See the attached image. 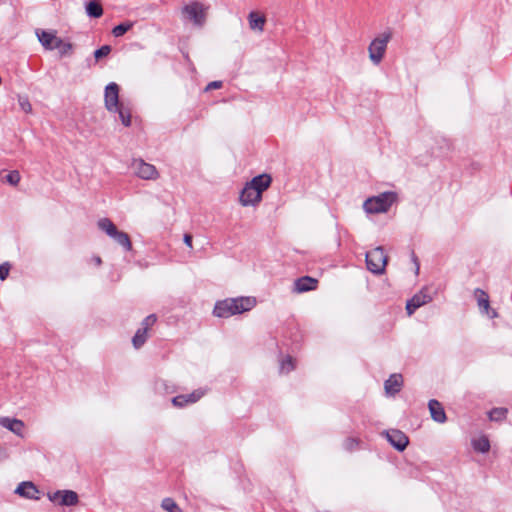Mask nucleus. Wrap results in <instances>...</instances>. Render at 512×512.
<instances>
[{
  "instance_id": "obj_1",
  "label": "nucleus",
  "mask_w": 512,
  "mask_h": 512,
  "mask_svg": "<svg viewBox=\"0 0 512 512\" xmlns=\"http://www.w3.org/2000/svg\"><path fill=\"white\" fill-rule=\"evenodd\" d=\"M255 305L256 299L254 297L227 298L216 302L213 315L219 318H228L249 311Z\"/></svg>"
},
{
  "instance_id": "obj_2",
  "label": "nucleus",
  "mask_w": 512,
  "mask_h": 512,
  "mask_svg": "<svg viewBox=\"0 0 512 512\" xmlns=\"http://www.w3.org/2000/svg\"><path fill=\"white\" fill-rule=\"evenodd\" d=\"M396 200L397 194L395 192L386 191L366 199L363 203V208L369 214L385 213Z\"/></svg>"
},
{
  "instance_id": "obj_3",
  "label": "nucleus",
  "mask_w": 512,
  "mask_h": 512,
  "mask_svg": "<svg viewBox=\"0 0 512 512\" xmlns=\"http://www.w3.org/2000/svg\"><path fill=\"white\" fill-rule=\"evenodd\" d=\"M98 227L118 243L125 251L132 249V243L126 232L119 231L115 224L108 218H102L98 221Z\"/></svg>"
},
{
  "instance_id": "obj_4",
  "label": "nucleus",
  "mask_w": 512,
  "mask_h": 512,
  "mask_svg": "<svg viewBox=\"0 0 512 512\" xmlns=\"http://www.w3.org/2000/svg\"><path fill=\"white\" fill-rule=\"evenodd\" d=\"M387 264V256L382 247H376L366 253L367 269L373 274L384 273Z\"/></svg>"
},
{
  "instance_id": "obj_5",
  "label": "nucleus",
  "mask_w": 512,
  "mask_h": 512,
  "mask_svg": "<svg viewBox=\"0 0 512 512\" xmlns=\"http://www.w3.org/2000/svg\"><path fill=\"white\" fill-rule=\"evenodd\" d=\"M390 39L391 33H383L370 43L368 47L369 58L375 65L382 61Z\"/></svg>"
},
{
  "instance_id": "obj_6",
  "label": "nucleus",
  "mask_w": 512,
  "mask_h": 512,
  "mask_svg": "<svg viewBox=\"0 0 512 512\" xmlns=\"http://www.w3.org/2000/svg\"><path fill=\"white\" fill-rule=\"evenodd\" d=\"M131 167L135 175L144 180H156L159 173L156 167L150 163L145 162L143 159H134Z\"/></svg>"
},
{
  "instance_id": "obj_7",
  "label": "nucleus",
  "mask_w": 512,
  "mask_h": 512,
  "mask_svg": "<svg viewBox=\"0 0 512 512\" xmlns=\"http://www.w3.org/2000/svg\"><path fill=\"white\" fill-rule=\"evenodd\" d=\"M48 498L51 502L60 506H75L79 502L78 494L72 490H58L48 493Z\"/></svg>"
},
{
  "instance_id": "obj_8",
  "label": "nucleus",
  "mask_w": 512,
  "mask_h": 512,
  "mask_svg": "<svg viewBox=\"0 0 512 512\" xmlns=\"http://www.w3.org/2000/svg\"><path fill=\"white\" fill-rule=\"evenodd\" d=\"M387 441L398 451H404L409 444L408 436L398 430V429H390L383 432Z\"/></svg>"
},
{
  "instance_id": "obj_9",
  "label": "nucleus",
  "mask_w": 512,
  "mask_h": 512,
  "mask_svg": "<svg viewBox=\"0 0 512 512\" xmlns=\"http://www.w3.org/2000/svg\"><path fill=\"white\" fill-rule=\"evenodd\" d=\"M206 10L207 7H205L202 3L192 2L183 8V13L186 14L187 17L196 25H202V23L205 21Z\"/></svg>"
},
{
  "instance_id": "obj_10",
  "label": "nucleus",
  "mask_w": 512,
  "mask_h": 512,
  "mask_svg": "<svg viewBox=\"0 0 512 512\" xmlns=\"http://www.w3.org/2000/svg\"><path fill=\"white\" fill-rule=\"evenodd\" d=\"M119 86L111 82L105 88V107L110 112H115L119 108Z\"/></svg>"
},
{
  "instance_id": "obj_11",
  "label": "nucleus",
  "mask_w": 512,
  "mask_h": 512,
  "mask_svg": "<svg viewBox=\"0 0 512 512\" xmlns=\"http://www.w3.org/2000/svg\"><path fill=\"white\" fill-rule=\"evenodd\" d=\"M36 36L41 43V45L46 50H54L56 49V46H60L61 44V38H58L56 36L55 31H46L42 29L36 30Z\"/></svg>"
},
{
  "instance_id": "obj_12",
  "label": "nucleus",
  "mask_w": 512,
  "mask_h": 512,
  "mask_svg": "<svg viewBox=\"0 0 512 512\" xmlns=\"http://www.w3.org/2000/svg\"><path fill=\"white\" fill-rule=\"evenodd\" d=\"M262 199L259 191H256L251 185L246 183L242 189L239 200L243 206H250L259 203Z\"/></svg>"
},
{
  "instance_id": "obj_13",
  "label": "nucleus",
  "mask_w": 512,
  "mask_h": 512,
  "mask_svg": "<svg viewBox=\"0 0 512 512\" xmlns=\"http://www.w3.org/2000/svg\"><path fill=\"white\" fill-rule=\"evenodd\" d=\"M318 280L310 276H302L294 281L293 292L304 293L317 288Z\"/></svg>"
},
{
  "instance_id": "obj_14",
  "label": "nucleus",
  "mask_w": 512,
  "mask_h": 512,
  "mask_svg": "<svg viewBox=\"0 0 512 512\" xmlns=\"http://www.w3.org/2000/svg\"><path fill=\"white\" fill-rule=\"evenodd\" d=\"M15 493L27 499H39V490L37 489L36 485L30 481H24L20 483L16 488Z\"/></svg>"
},
{
  "instance_id": "obj_15",
  "label": "nucleus",
  "mask_w": 512,
  "mask_h": 512,
  "mask_svg": "<svg viewBox=\"0 0 512 512\" xmlns=\"http://www.w3.org/2000/svg\"><path fill=\"white\" fill-rule=\"evenodd\" d=\"M0 425L17 436H23L24 422L22 420L10 417H0Z\"/></svg>"
},
{
  "instance_id": "obj_16",
  "label": "nucleus",
  "mask_w": 512,
  "mask_h": 512,
  "mask_svg": "<svg viewBox=\"0 0 512 512\" xmlns=\"http://www.w3.org/2000/svg\"><path fill=\"white\" fill-rule=\"evenodd\" d=\"M428 408L434 421L438 423H444L446 421L447 417L444 408L439 401L431 399L428 403Z\"/></svg>"
},
{
  "instance_id": "obj_17",
  "label": "nucleus",
  "mask_w": 512,
  "mask_h": 512,
  "mask_svg": "<svg viewBox=\"0 0 512 512\" xmlns=\"http://www.w3.org/2000/svg\"><path fill=\"white\" fill-rule=\"evenodd\" d=\"M272 179L268 174H261L252 178L251 181L247 182L256 191H259L260 195L270 186Z\"/></svg>"
},
{
  "instance_id": "obj_18",
  "label": "nucleus",
  "mask_w": 512,
  "mask_h": 512,
  "mask_svg": "<svg viewBox=\"0 0 512 512\" xmlns=\"http://www.w3.org/2000/svg\"><path fill=\"white\" fill-rule=\"evenodd\" d=\"M402 386V376L401 374H392L385 381L384 387L385 391L389 395H395L401 390Z\"/></svg>"
},
{
  "instance_id": "obj_19",
  "label": "nucleus",
  "mask_w": 512,
  "mask_h": 512,
  "mask_svg": "<svg viewBox=\"0 0 512 512\" xmlns=\"http://www.w3.org/2000/svg\"><path fill=\"white\" fill-rule=\"evenodd\" d=\"M249 27L253 31L262 32L266 23V18L257 12H250L248 15Z\"/></svg>"
},
{
  "instance_id": "obj_20",
  "label": "nucleus",
  "mask_w": 512,
  "mask_h": 512,
  "mask_svg": "<svg viewBox=\"0 0 512 512\" xmlns=\"http://www.w3.org/2000/svg\"><path fill=\"white\" fill-rule=\"evenodd\" d=\"M411 299L412 302L416 304V307H421L431 302L432 296L429 294V289L427 287H424L418 293H416Z\"/></svg>"
},
{
  "instance_id": "obj_21",
  "label": "nucleus",
  "mask_w": 512,
  "mask_h": 512,
  "mask_svg": "<svg viewBox=\"0 0 512 512\" xmlns=\"http://www.w3.org/2000/svg\"><path fill=\"white\" fill-rule=\"evenodd\" d=\"M86 13L91 18H99L103 14V8L99 1L92 0L86 4Z\"/></svg>"
},
{
  "instance_id": "obj_22",
  "label": "nucleus",
  "mask_w": 512,
  "mask_h": 512,
  "mask_svg": "<svg viewBox=\"0 0 512 512\" xmlns=\"http://www.w3.org/2000/svg\"><path fill=\"white\" fill-rule=\"evenodd\" d=\"M475 295L477 297L478 306L483 308L486 313H489L490 305L488 294L481 289H476Z\"/></svg>"
},
{
  "instance_id": "obj_23",
  "label": "nucleus",
  "mask_w": 512,
  "mask_h": 512,
  "mask_svg": "<svg viewBox=\"0 0 512 512\" xmlns=\"http://www.w3.org/2000/svg\"><path fill=\"white\" fill-rule=\"evenodd\" d=\"M473 448L481 453H486L490 450V442L486 436H482L472 442Z\"/></svg>"
},
{
  "instance_id": "obj_24",
  "label": "nucleus",
  "mask_w": 512,
  "mask_h": 512,
  "mask_svg": "<svg viewBox=\"0 0 512 512\" xmlns=\"http://www.w3.org/2000/svg\"><path fill=\"white\" fill-rule=\"evenodd\" d=\"M147 340L146 328H139L132 338L133 346L139 349Z\"/></svg>"
},
{
  "instance_id": "obj_25",
  "label": "nucleus",
  "mask_w": 512,
  "mask_h": 512,
  "mask_svg": "<svg viewBox=\"0 0 512 512\" xmlns=\"http://www.w3.org/2000/svg\"><path fill=\"white\" fill-rule=\"evenodd\" d=\"M507 413H508L507 408H504V407L493 408L489 412V419L491 421L500 422V421H503L506 418Z\"/></svg>"
},
{
  "instance_id": "obj_26",
  "label": "nucleus",
  "mask_w": 512,
  "mask_h": 512,
  "mask_svg": "<svg viewBox=\"0 0 512 512\" xmlns=\"http://www.w3.org/2000/svg\"><path fill=\"white\" fill-rule=\"evenodd\" d=\"M161 507L167 512H183L174 499L166 497L161 502Z\"/></svg>"
},
{
  "instance_id": "obj_27",
  "label": "nucleus",
  "mask_w": 512,
  "mask_h": 512,
  "mask_svg": "<svg viewBox=\"0 0 512 512\" xmlns=\"http://www.w3.org/2000/svg\"><path fill=\"white\" fill-rule=\"evenodd\" d=\"M116 112L119 115V118L122 124L126 127L131 125V113L129 109H126L123 104L119 105V108L116 109Z\"/></svg>"
},
{
  "instance_id": "obj_28",
  "label": "nucleus",
  "mask_w": 512,
  "mask_h": 512,
  "mask_svg": "<svg viewBox=\"0 0 512 512\" xmlns=\"http://www.w3.org/2000/svg\"><path fill=\"white\" fill-rule=\"evenodd\" d=\"M133 26V23L132 22H123V23H120L118 25H116L113 30H112V34L115 36V37H121L123 36L127 31H129Z\"/></svg>"
},
{
  "instance_id": "obj_29",
  "label": "nucleus",
  "mask_w": 512,
  "mask_h": 512,
  "mask_svg": "<svg viewBox=\"0 0 512 512\" xmlns=\"http://www.w3.org/2000/svg\"><path fill=\"white\" fill-rule=\"evenodd\" d=\"M295 364L294 359L291 356H286L280 363V372L289 373L294 370Z\"/></svg>"
},
{
  "instance_id": "obj_30",
  "label": "nucleus",
  "mask_w": 512,
  "mask_h": 512,
  "mask_svg": "<svg viewBox=\"0 0 512 512\" xmlns=\"http://www.w3.org/2000/svg\"><path fill=\"white\" fill-rule=\"evenodd\" d=\"M111 50L112 49H111L110 45H103L100 48H98L97 50H95L94 57H95L96 61H99L103 57L108 56L110 54Z\"/></svg>"
},
{
  "instance_id": "obj_31",
  "label": "nucleus",
  "mask_w": 512,
  "mask_h": 512,
  "mask_svg": "<svg viewBox=\"0 0 512 512\" xmlns=\"http://www.w3.org/2000/svg\"><path fill=\"white\" fill-rule=\"evenodd\" d=\"M359 445V440L356 438L349 437L344 440L343 447L345 450L351 452L354 451Z\"/></svg>"
},
{
  "instance_id": "obj_32",
  "label": "nucleus",
  "mask_w": 512,
  "mask_h": 512,
  "mask_svg": "<svg viewBox=\"0 0 512 512\" xmlns=\"http://www.w3.org/2000/svg\"><path fill=\"white\" fill-rule=\"evenodd\" d=\"M18 103L24 112H26V113L31 112L32 106H31V103L29 102V99L27 96H19Z\"/></svg>"
},
{
  "instance_id": "obj_33",
  "label": "nucleus",
  "mask_w": 512,
  "mask_h": 512,
  "mask_svg": "<svg viewBox=\"0 0 512 512\" xmlns=\"http://www.w3.org/2000/svg\"><path fill=\"white\" fill-rule=\"evenodd\" d=\"M56 49H59V53L61 56H65V55H68L72 51L73 44L70 42L64 43L63 40L61 39V44H60V46H56Z\"/></svg>"
},
{
  "instance_id": "obj_34",
  "label": "nucleus",
  "mask_w": 512,
  "mask_h": 512,
  "mask_svg": "<svg viewBox=\"0 0 512 512\" xmlns=\"http://www.w3.org/2000/svg\"><path fill=\"white\" fill-rule=\"evenodd\" d=\"M5 179L9 184L15 186L20 181V174L18 171H11L6 175Z\"/></svg>"
},
{
  "instance_id": "obj_35",
  "label": "nucleus",
  "mask_w": 512,
  "mask_h": 512,
  "mask_svg": "<svg viewBox=\"0 0 512 512\" xmlns=\"http://www.w3.org/2000/svg\"><path fill=\"white\" fill-rule=\"evenodd\" d=\"M204 395V391L195 390L192 393L185 395L187 399V404L197 402Z\"/></svg>"
},
{
  "instance_id": "obj_36",
  "label": "nucleus",
  "mask_w": 512,
  "mask_h": 512,
  "mask_svg": "<svg viewBox=\"0 0 512 512\" xmlns=\"http://www.w3.org/2000/svg\"><path fill=\"white\" fill-rule=\"evenodd\" d=\"M204 395V391L195 390L192 393L185 395L187 399V404L197 402Z\"/></svg>"
},
{
  "instance_id": "obj_37",
  "label": "nucleus",
  "mask_w": 512,
  "mask_h": 512,
  "mask_svg": "<svg viewBox=\"0 0 512 512\" xmlns=\"http://www.w3.org/2000/svg\"><path fill=\"white\" fill-rule=\"evenodd\" d=\"M204 395V391L195 390L192 393L185 395L187 399V404L197 402Z\"/></svg>"
},
{
  "instance_id": "obj_38",
  "label": "nucleus",
  "mask_w": 512,
  "mask_h": 512,
  "mask_svg": "<svg viewBox=\"0 0 512 512\" xmlns=\"http://www.w3.org/2000/svg\"><path fill=\"white\" fill-rule=\"evenodd\" d=\"M157 320V317L155 314L148 315L143 321H142V328H146V331L155 324Z\"/></svg>"
},
{
  "instance_id": "obj_39",
  "label": "nucleus",
  "mask_w": 512,
  "mask_h": 512,
  "mask_svg": "<svg viewBox=\"0 0 512 512\" xmlns=\"http://www.w3.org/2000/svg\"><path fill=\"white\" fill-rule=\"evenodd\" d=\"M172 403L174 406L176 407H184L186 404H187V399H186V396L185 395H178V396H175L173 399H172Z\"/></svg>"
},
{
  "instance_id": "obj_40",
  "label": "nucleus",
  "mask_w": 512,
  "mask_h": 512,
  "mask_svg": "<svg viewBox=\"0 0 512 512\" xmlns=\"http://www.w3.org/2000/svg\"><path fill=\"white\" fill-rule=\"evenodd\" d=\"M9 271H10L9 263L5 262V263L1 264L0 265V280H5L9 275Z\"/></svg>"
},
{
  "instance_id": "obj_41",
  "label": "nucleus",
  "mask_w": 512,
  "mask_h": 512,
  "mask_svg": "<svg viewBox=\"0 0 512 512\" xmlns=\"http://www.w3.org/2000/svg\"><path fill=\"white\" fill-rule=\"evenodd\" d=\"M418 308L419 307H416V304L414 302H412V299L407 301V303H406V311H407V314L409 316H411L416 311V309H418Z\"/></svg>"
},
{
  "instance_id": "obj_42",
  "label": "nucleus",
  "mask_w": 512,
  "mask_h": 512,
  "mask_svg": "<svg viewBox=\"0 0 512 512\" xmlns=\"http://www.w3.org/2000/svg\"><path fill=\"white\" fill-rule=\"evenodd\" d=\"M221 87L222 81H212L207 85L206 90L219 89Z\"/></svg>"
},
{
  "instance_id": "obj_43",
  "label": "nucleus",
  "mask_w": 512,
  "mask_h": 512,
  "mask_svg": "<svg viewBox=\"0 0 512 512\" xmlns=\"http://www.w3.org/2000/svg\"><path fill=\"white\" fill-rule=\"evenodd\" d=\"M8 458V452L5 448L0 447V462Z\"/></svg>"
},
{
  "instance_id": "obj_44",
  "label": "nucleus",
  "mask_w": 512,
  "mask_h": 512,
  "mask_svg": "<svg viewBox=\"0 0 512 512\" xmlns=\"http://www.w3.org/2000/svg\"><path fill=\"white\" fill-rule=\"evenodd\" d=\"M184 242L187 246L192 247V236L189 234L184 235Z\"/></svg>"
},
{
  "instance_id": "obj_45",
  "label": "nucleus",
  "mask_w": 512,
  "mask_h": 512,
  "mask_svg": "<svg viewBox=\"0 0 512 512\" xmlns=\"http://www.w3.org/2000/svg\"><path fill=\"white\" fill-rule=\"evenodd\" d=\"M412 260H413V262L415 263V266H416V271L415 272H416V274H418L420 266H419L418 258H417V256L415 255L414 252H412Z\"/></svg>"
},
{
  "instance_id": "obj_46",
  "label": "nucleus",
  "mask_w": 512,
  "mask_h": 512,
  "mask_svg": "<svg viewBox=\"0 0 512 512\" xmlns=\"http://www.w3.org/2000/svg\"><path fill=\"white\" fill-rule=\"evenodd\" d=\"M93 260L97 266H100L102 263V260L99 256L94 257Z\"/></svg>"
},
{
  "instance_id": "obj_47",
  "label": "nucleus",
  "mask_w": 512,
  "mask_h": 512,
  "mask_svg": "<svg viewBox=\"0 0 512 512\" xmlns=\"http://www.w3.org/2000/svg\"><path fill=\"white\" fill-rule=\"evenodd\" d=\"M491 318L497 317V312L495 310H492V314L490 315Z\"/></svg>"
}]
</instances>
